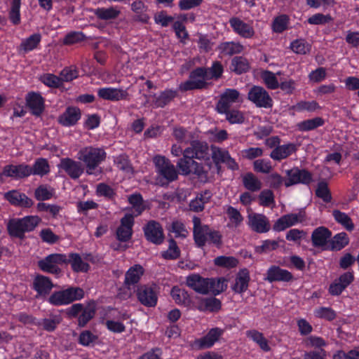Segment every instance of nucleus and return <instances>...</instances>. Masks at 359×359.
I'll list each match as a JSON object with an SVG mask.
<instances>
[{
  "instance_id": "obj_1",
  "label": "nucleus",
  "mask_w": 359,
  "mask_h": 359,
  "mask_svg": "<svg viewBox=\"0 0 359 359\" xmlns=\"http://www.w3.org/2000/svg\"><path fill=\"white\" fill-rule=\"evenodd\" d=\"M208 161L210 159L209 146L207 142L200 140H192L189 147L183 152V157L180 158L177 166L184 175L194 174L198 177H202L206 174L202 163L194 161Z\"/></svg>"
},
{
  "instance_id": "obj_2",
  "label": "nucleus",
  "mask_w": 359,
  "mask_h": 359,
  "mask_svg": "<svg viewBox=\"0 0 359 359\" xmlns=\"http://www.w3.org/2000/svg\"><path fill=\"white\" fill-rule=\"evenodd\" d=\"M106 158L107 153L102 148L93 146L83 147L77 153V158L83 163L86 173L95 177L103 172L100 165Z\"/></svg>"
},
{
  "instance_id": "obj_3",
  "label": "nucleus",
  "mask_w": 359,
  "mask_h": 359,
  "mask_svg": "<svg viewBox=\"0 0 359 359\" xmlns=\"http://www.w3.org/2000/svg\"><path fill=\"white\" fill-rule=\"evenodd\" d=\"M193 236L196 245L203 248L206 243L219 248L222 244V235L219 231L211 229L207 224H202L199 217L193 218Z\"/></svg>"
},
{
  "instance_id": "obj_4",
  "label": "nucleus",
  "mask_w": 359,
  "mask_h": 359,
  "mask_svg": "<svg viewBox=\"0 0 359 359\" xmlns=\"http://www.w3.org/2000/svg\"><path fill=\"white\" fill-rule=\"evenodd\" d=\"M156 184L165 187L178 179L179 172L170 161L163 156L157 155L154 158Z\"/></svg>"
},
{
  "instance_id": "obj_5",
  "label": "nucleus",
  "mask_w": 359,
  "mask_h": 359,
  "mask_svg": "<svg viewBox=\"0 0 359 359\" xmlns=\"http://www.w3.org/2000/svg\"><path fill=\"white\" fill-rule=\"evenodd\" d=\"M40 222V217L33 215L12 218L7 222V231L11 238L23 240L25 238V233L34 231Z\"/></svg>"
},
{
  "instance_id": "obj_6",
  "label": "nucleus",
  "mask_w": 359,
  "mask_h": 359,
  "mask_svg": "<svg viewBox=\"0 0 359 359\" xmlns=\"http://www.w3.org/2000/svg\"><path fill=\"white\" fill-rule=\"evenodd\" d=\"M84 296L85 292L83 288L77 286H69L66 289L52 292L47 302L54 306H66L82 299Z\"/></svg>"
},
{
  "instance_id": "obj_7",
  "label": "nucleus",
  "mask_w": 359,
  "mask_h": 359,
  "mask_svg": "<svg viewBox=\"0 0 359 359\" xmlns=\"http://www.w3.org/2000/svg\"><path fill=\"white\" fill-rule=\"evenodd\" d=\"M207 69L205 67H198L190 72L189 79L179 85L181 92H187L194 90L207 89L208 83Z\"/></svg>"
},
{
  "instance_id": "obj_8",
  "label": "nucleus",
  "mask_w": 359,
  "mask_h": 359,
  "mask_svg": "<svg viewBox=\"0 0 359 359\" xmlns=\"http://www.w3.org/2000/svg\"><path fill=\"white\" fill-rule=\"evenodd\" d=\"M159 287L155 283L140 285L136 290L139 302L146 307H155L158 302Z\"/></svg>"
},
{
  "instance_id": "obj_9",
  "label": "nucleus",
  "mask_w": 359,
  "mask_h": 359,
  "mask_svg": "<svg viewBox=\"0 0 359 359\" xmlns=\"http://www.w3.org/2000/svg\"><path fill=\"white\" fill-rule=\"evenodd\" d=\"M65 262L66 254L53 253L38 261V267L45 273L58 275L62 271L59 265Z\"/></svg>"
},
{
  "instance_id": "obj_10",
  "label": "nucleus",
  "mask_w": 359,
  "mask_h": 359,
  "mask_svg": "<svg viewBox=\"0 0 359 359\" xmlns=\"http://www.w3.org/2000/svg\"><path fill=\"white\" fill-rule=\"evenodd\" d=\"M248 100L259 108L271 109L273 101L269 92L262 86H252L248 93Z\"/></svg>"
},
{
  "instance_id": "obj_11",
  "label": "nucleus",
  "mask_w": 359,
  "mask_h": 359,
  "mask_svg": "<svg viewBox=\"0 0 359 359\" xmlns=\"http://www.w3.org/2000/svg\"><path fill=\"white\" fill-rule=\"evenodd\" d=\"M145 239L156 245H160L165 241V234L162 224L158 221L149 220L142 227Z\"/></svg>"
},
{
  "instance_id": "obj_12",
  "label": "nucleus",
  "mask_w": 359,
  "mask_h": 359,
  "mask_svg": "<svg viewBox=\"0 0 359 359\" xmlns=\"http://www.w3.org/2000/svg\"><path fill=\"white\" fill-rule=\"evenodd\" d=\"M242 101L241 93L237 89L226 88L220 94L215 109L217 112H226V110L231 108L232 104L241 103Z\"/></svg>"
},
{
  "instance_id": "obj_13",
  "label": "nucleus",
  "mask_w": 359,
  "mask_h": 359,
  "mask_svg": "<svg viewBox=\"0 0 359 359\" xmlns=\"http://www.w3.org/2000/svg\"><path fill=\"white\" fill-rule=\"evenodd\" d=\"M288 178L285 180L286 187L297 184H309L312 181L311 173L305 169L294 168L287 171Z\"/></svg>"
},
{
  "instance_id": "obj_14",
  "label": "nucleus",
  "mask_w": 359,
  "mask_h": 359,
  "mask_svg": "<svg viewBox=\"0 0 359 359\" xmlns=\"http://www.w3.org/2000/svg\"><path fill=\"white\" fill-rule=\"evenodd\" d=\"M58 168L64 170L72 180L79 179L85 170L81 161H77L69 157L61 158Z\"/></svg>"
},
{
  "instance_id": "obj_15",
  "label": "nucleus",
  "mask_w": 359,
  "mask_h": 359,
  "mask_svg": "<svg viewBox=\"0 0 359 359\" xmlns=\"http://www.w3.org/2000/svg\"><path fill=\"white\" fill-rule=\"evenodd\" d=\"M354 280L353 271L341 274L329 285L328 292L332 296H339Z\"/></svg>"
},
{
  "instance_id": "obj_16",
  "label": "nucleus",
  "mask_w": 359,
  "mask_h": 359,
  "mask_svg": "<svg viewBox=\"0 0 359 359\" xmlns=\"http://www.w3.org/2000/svg\"><path fill=\"white\" fill-rule=\"evenodd\" d=\"M224 332V330L220 327L211 328L205 336L195 339L194 346L198 349L210 348L219 339Z\"/></svg>"
},
{
  "instance_id": "obj_17",
  "label": "nucleus",
  "mask_w": 359,
  "mask_h": 359,
  "mask_svg": "<svg viewBox=\"0 0 359 359\" xmlns=\"http://www.w3.org/2000/svg\"><path fill=\"white\" fill-rule=\"evenodd\" d=\"M97 96L104 100L118 102L128 100L129 93L126 89L103 87L98 88Z\"/></svg>"
},
{
  "instance_id": "obj_18",
  "label": "nucleus",
  "mask_w": 359,
  "mask_h": 359,
  "mask_svg": "<svg viewBox=\"0 0 359 359\" xmlns=\"http://www.w3.org/2000/svg\"><path fill=\"white\" fill-rule=\"evenodd\" d=\"M27 107L32 115L40 116L45 109V99L37 92H29L25 96Z\"/></svg>"
},
{
  "instance_id": "obj_19",
  "label": "nucleus",
  "mask_w": 359,
  "mask_h": 359,
  "mask_svg": "<svg viewBox=\"0 0 359 359\" xmlns=\"http://www.w3.org/2000/svg\"><path fill=\"white\" fill-rule=\"evenodd\" d=\"M248 225L253 231L257 233H266L271 229L269 219L264 214L252 213L249 215Z\"/></svg>"
},
{
  "instance_id": "obj_20",
  "label": "nucleus",
  "mask_w": 359,
  "mask_h": 359,
  "mask_svg": "<svg viewBox=\"0 0 359 359\" xmlns=\"http://www.w3.org/2000/svg\"><path fill=\"white\" fill-rule=\"evenodd\" d=\"M265 280L269 283L273 282H290L294 277L292 273L279 266L272 265L266 271Z\"/></svg>"
},
{
  "instance_id": "obj_21",
  "label": "nucleus",
  "mask_w": 359,
  "mask_h": 359,
  "mask_svg": "<svg viewBox=\"0 0 359 359\" xmlns=\"http://www.w3.org/2000/svg\"><path fill=\"white\" fill-rule=\"evenodd\" d=\"M81 118V109L77 107L69 106L57 118V122L62 126H75Z\"/></svg>"
},
{
  "instance_id": "obj_22",
  "label": "nucleus",
  "mask_w": 359,
  "mask_h": 359,
  "mask_svg": "<svg viewBox=\"0 0 359 359\" xmlns=\"http://www.w3.org/2000/svg\"><path fill=\"white\" fill-rule=\"evenodd\" d=\"M178 95L177 91L171 88H166L159 94L153 93L149 95L152 99L151 103L155 108H164L175 100Z\"/></svg>"
},
{
  "instance_id": "obj_23",
  "label": "nucleus",
  "mask_w": 359,
  "mask_h": 359,
  "mask_svg": "<svg viewBox=\"0 0 359 359\" xmlns=\"http://www.w3.org/2000/svg\"><path fill=\"white\" fill-rule=\"evenodd\" d=\"M3 174L7 177H11L15 180H20L29 177V165L25 163L18 165L9 164L3 168Z\"/></svg>"
},
{
  "instance_id": "obj_24",
  "label": "nucleus",
  "mask_w": 359,
  "mask_h": 359,
  "mask_svg": "<svg viewBox=\"0 0 359 359\" xmlns=\"http://www.w3.org/2000/svg\"><path fill=\"white\" fill-rule=\"evenodd\" d=\"M4 198L11 205L20 208H30L33 205L32 199L29 198L25 194L20 192L18 190H11L5 193Z\"/></svg>"
},
{
  "instance_id": "obj_25",
  "label": "nucleus",
  "mask_w": 359,
  "mask_h": 359,
  "mask_svg": "<svg viewBox=\"0 0 359 359\" xmlns=\"http://www.w3.org/2000/svg\"><path fill=\"white\" fill-rule=\"evenodd\" d=\"M250 281V272L248 269L243 268L237 273L235 281L231 288L236 294H242L248 290Z\"/></svg>"
},
{
  "instance_id": "obj_26",
  "label": "nucleus",
  "mask_w": 359,
  "mask_h": 359,
  "mask_svg": "<svg viewBox=\"0 0 359 359\" xmlns=\"http://www.w3.org/2000/svg\"><path fill=\"white\" fill-rule=\"evenodd\" d=\"M208 278H203L198 273H192L186 278V285L195 292L202 294H208Z\"/></svg>"
},
{
  "instance_id": "obj_27",
  "label": "nucleus",
  "mask_w": 359,
  "mask_h": 359,
  "mask_svg": "<svg viewBox=\"0 0 359 359\" xmlns=\"http://www.w3.org/2000/svg\"><path fill=\"white\" fill-rule=\"evenodd\" d=\"M65 264H70L72 270L75 273H87L90 269V264L83 261L82 256L77 252L66 255Z\"/></svg>"
},
{
  "instance_id": "obj_28",
  "label": "nucleus",
  "mask_w": 359,
  "mask_h": 359,
  "mask_svg": "<svg viewBox=\"0 0 359 359\" xmlns=\"http://www.w3.org/2000/svg\"><path fill=\"white\" fill-rule=\"evenodd\" d=\"M332 236V231L327 227L321 226L316 228L311 233L312 245L315 248L323 247Z\"/></svg>"
},
{
  "instance_id": "obj_29",
  "label": "nucleus",
  "mask_w": 359,
  "mask_h": 359,
  "mask_svg": "<svg viewBox=\"0 0 359 359\" xmlns=\"http://www.w3.org/2000/svg\"><path fill=\"white\" fill-rule=\"evenodd\" d=\"M53 284L50 278L43 275H37L34 281L32 288L38 296L45 297L50 294Z\"/></svg>"
},
{
  "instance_id": "obj_30",
  "label": "nucleus",
  "mask_w": 359,
  "mask_h": 359,
  "mask_svg": "<svg viewBox=\"0 0 359 359\" xmlns=\"http://www.w3.org/2000/svg\"><path fill=\"white\" fill-rule=\"evenodd\" d=\"M229 24L233 30L243 38L250 39L255 34L253 27L238 18H231Z\"/></svg>"
},
{
  "instance_id": "obj_31",
  "label": "nucleus",
  "mask_w": 359,
  "mask_h": 359,
  "mask_svg": "<svg viewBox=\"0 0 359 359\" xmlns=\"http://www.w3.org/2000/svg\"><path fill=\"white\" fill-rule=\"evenodd\" d=\"M297 150V147L295 144L287 143L274 148L269 156L274 161H281L295 153Z\"/></svg>"
},
{
  "instance_id": "obj_32",
  "label": "nucleus",
  "mask_w": 359,
  "mask_h": 359,
  "mask_svg": "<svg viewBox=\"0 0 359 359\" xmlns=\"http://www.w3.org/2000/svg\"><path fill=\"white\" fill-rule=\"evenodd\" d=\"M132 11L135 14L133 20L144 24L148 23L150 17L147 13L148 6L142 0H137L130 4Z\"/></svg>"
},
{
  "instance_id": "obj_33",
  "label": "nucleus",
  "mask_w": 359,
  "mask_h": 359,
  "mask_svg": "<svg viewBox=\"0 0 359 359\" xmlns=\"http://www.w3.org/2000/svg\"><path fill=\"white\" fill-rule=\"evenodd\" d=\"M144 272V269L140 264H137L130 266L125 274V285L130 286L137 284Z\"/></svg>"
},
{
  "instance_id": "obj_34",
  "label": "nucleus",
  "mask_w": 359,
  "mask_h": 359,
  "mask_svg": "<svg viewBox=\"0 0 359 359\" xmlns=\"http://www.w3.org/2000/svg\"><path fill=\"white\" fill-rule=\"evenodd\" d=\"M128 201L131 205V208H127L130 210L132 214L138 217L141 215L147 209V205L143 197L140 193H135L128 197Z\"/></svg>"
},
{
  "instance_id": "obj_35",
  "label": "nucleus",
  "mask_w": 359,
  "mask_h": 359,
  "mask_svg": "<svg viewBox=\"0 0 359 359\" xmlns=\"http://www.w3.org/2000/svg\"><path fill=\"white\" fill-rule=\"evenodd\" d=\"M222 308V302L215 297L203 298L197 306V309L202 312L217 313Z\"/></svg>"
},
{
  "instance_id": "obj_36",
  "label": "nucleus",
  "mask_w": 359,
  "mask_h": 359,
  "mask_svg": "<svg viewBox=\"0 0 359 359\" xmlns=\"http://www.w3.org/2000/svg\"><path fill=\"white\" fill-rule=\"evenodd\" d=\"M218 50L224 56H231L242 53L243 46L238 42L225 41L218 46Z\"/></svg>"
},
{
  "instance_id": "obj_37",
  "label": "nucleus",
  "mask_w": 359,
  "mask_h": 359,
  "mask_svg": "<svg viewBox=\"0 0 359 359\" xmlns=\"http://www.w3.org/2000/svg\"><path fill=\"white\" fill-rule=\"evenodd\" d=\"M41 41V35L39 33H34L29 37L22 40L20 45V50L24 53H27L36 49Z\"/></svg>"
},
{
  "instance_id": "obj_38",
  "label": "nucleus",
  "mask_w": 359,
  "mask_h": 359,
  "mask_svg": "<svg viewBox=\"0 0 359 359\" xmlns=\"http://www.w3.org/2000/svg\"><path fill=\"white\" fill-rule=\"evenodd\" d=\"M31 175H39L43 177L50 172V165L46 158H36L32 166L29 165Z\"/></svg>"
},
{
  "instance_id": "obj_39",
  "label": "nucleus",
  "mask_w": 359,
  "mask_h": 359,
  "mask_svg": "<svg viewBox=\"0 0 359 359\" xmlns=\"http://www.w3.org/2000/svg\"><path fill=\"white\" fill-rule=\"evenodd\" d=\"M349 243V238L346 233L341 232L337 233L330 241L328 249L332 251H339L344 248Z\"/></svg>"
},
{
  "instance_id": "obj_40",
  "label": "nucleus",
  "mask_w": 359,
  "mask_h": 359,
  "mask_svg": "<svg viewBox=\"0 0 359 359\" xmlns=\"http://www.w3.org/2000/svg\"><path fill=\"white\" fill-rule=\"evenodd\" d=\"M244 187L252 192H256L262 189V182L252 172H247L242 177Z\"/></svg>"
},
{
  "instance_id": "obj_41",
  "label": "nucleus",
  "mask_w": 359,
  "mask_h": 359,
  "mask_svg": "<svg viewBox=\"0 0 359 359\" xmlns=\"http://www.w3.org/2000/svg\"><path fill=\"white\" fill-rule=\"evenodd\" d=\"M168 248L166 250L161 252V256L165 260H175L180 258L181 250L174 238L168 239Z\"/></svg>"
},
{
  "instance_id": "obj_42",
  "label": "nucleus",
  "mask_w": 359,
  "mask_h": 359,
  "mask_svg": "<svg viewBox=\"0 0 359 359\" xmlns=\"http://www.w3.org/2000/svg\"><path fill=\"white\" fill-rule=\"evenodd\" d=\"M95 312V302L92 300L78 317V326L80 327H85L94 318Z\"/></svg>"
},
{
  "instance_id": "obj_43",
  "label": "nucleus",
  "mask_w": 359,
  "mask_h": 359,
  "mask_svg": "<svg viewBox=\"0 0 359 359\" xmlns=\"http://www.w3.org/2000/svg\"><path fill=\"white\" fill-rule=\"evenodd\" d=\"M227 288L226 280L224 278H208V290L214 295H218Z\"/></svg>"
},
{
  "instance_id": "obj_44",
  "label": "nucleus",
  "mask_w": 359,
  "mask_h": 359,
  "mask_svg": "<svg viewBox=\"0 0 359 359\" xmlns=\"http://www.w3.org/2000/svg\"><path fill=\"white\" fill-rule=\"evenodd\" d=\"M325 124V120L321 117H315L299 122L297 128L299 131L306 132L315 130Z\"/></svg>"
},
{
  "instance_id": "obj_45",
  "label": "nucleus",
  "mask_w": 359,
  "mask_h": 359,
  "mask_svg": "<svg viewBox=\"0 0 359 359\" xmlns=\"http://www.w3.org/2000/svg\"><path fill=\"white\" fill-rule=\"evenodd\" d=\"M246 334L248 337L257 344L259 348L264 352H269L271 350L268 340L262 332L256 330H252L247 331Z\"/></svg>"
},
{
  "instance_id": "obj_46",
  "label": "nucleus",
  "mask_w": 359,
  "mask_h": 359,
  "mask_svg": "<svg viewBox=\"0 0 359 359\" xmlns=\"http://www.w3.org/2000/svg\"><path fill=\"white\" fill-rule=\"evenodd\" d=\"M219 114H224L226 120L230 124H242L245 122L244 113L238 109H228L226 112H217Z\"/></svg>"
},
{
  "instance_id": "obj_47",
  "label": "nucleus",
  "mask_w": 359,
  "mask_h": 359,
  "mask_svg": "<svg viewBox=\"0 0 359 359\" xmlns=\"http://www.w3.org/2000/svg\"><path fill=\"white\" fill-rule=\"evenodd\" d=\"M171 297L175 302L179 305H187L190 302V297L187 290L175 286L170 292Z\"/></svg>"
},
{
  "instance_id": "obj_48",
  "label": "nucleus",
  "mask_w": 359,
  "mask_h": 359,
  "mask_svg": "<svg viewBox=\"0 0 359 359\" xmlns=\"http://www.w3.org/2000/svg\"><path fill=\"white\" fill-rule=\"evenodd\" d=\"M231 69L236 74H241L249 70L250 65L246 58L236 56L231 60Z\"/></svg>"
},
{
  "instance_id": "obj_49",
  "label": "nucleus",
  "mask_w": 359,
  "mask_h": 359,
  "mask_svg": "<svg viewBox=\"0 0 359 359\" xmlns=\"http://www.w3.org/2000/svg\"><path fill=\"white\" fill-rule=\"evenodd\" d=\"M120 11L114 7L109 8H97L95 10L94 13L96 17L102 20H109L116 19L120 14Z\"/></svg>"
},
{
  "instance_id": "obj_50",
  "label": "nucleus",
  "mask_w": 359,
  "mask_h": 359,
  "mask_svg": "<svg viewBox=\"0 0 359 359\" xmlns=\"http://www.w3.org/2000/svg\"><path fill=\"white\" fill-rule=\"evenodd\" d=\"M316 196L322 199L323 202L328 203L332 201V197L328 184L325 180H321L317 184L315 191Z\"/></svg>"
},
{
  "instance_id": "obj_51",
  "label": "nucleus",
  "mask_w": 359,
  "mask_h": 359,
  "mask_svg": "<svg viewBox=\"0 0 359 359\" xmlns=\"http://www.w3.org/2000/svg\"><path fill=\"white\" fill-rule=\"evenodd\" d=\"M332 216L334 220L342 225L346 230L352 231L354 229V224L353 223L351 217L345 212L339 210H334Z\"/></svg>"
},
{
  "instance_id": "obj_52",
  "label": "nucleus",
  "mask_w": 359,
  "mask_h": 359,
  "mask_svg": "<svg viewBox=\"0 0 359 359\" xmlns=\"http://www.w3.org/2000/svg\"><path fill=\"white\" fill-rule=\"evenodd\" d=\"M20 6L21 0L11 1V8L8 12V17L10 21L14 25H18L20 23Z\"/></svg>"
},
{
  "instance_id": "obj_53",
  "label": "nucleus",
  "mask_w": 359,
  "mask_h": 359,
  "mask_svg": "<svg viewBox=\"0 0 359 359\" xmlns=\"http://www.w3.org/2000/svg\"><path fill=\"white\" fill-rule=\"evenodd\" d=\"M292 50L299 55H306L311 50V46L304 39H297L290 43Z\"/></svg>"
},
{
  "instance_id": "obj_54",
  "label": "nucleus",
  "mask_w": 359,
  "mask_h": 359,
  "mask_svg": "<svg viewBox=\"0 0 359 359\" xmlns=\"http://www.w3.org/2000/svg\"><path fill=\"white\" fill-rule=\"evenodd\" d=\"M207 77L208 80H218L224 73V67L221 62L214 61L210 67H206Z\"/></svg>"
},
{
  "instance_id": "obj_55",
  "label": "nucleus",
  "mask_w": 359,
  "mask_h": 359,
  "mask_svg": "<svg viewBox=\"0 0 359 359\" xmlns=\"http://www.w3.org/2000/svg\"><path fill=\"white\" fill-rule=\"evenodd\" d=\"M114 164L120 170L128 174L133 172V168L128 156L120 154L114 160Z\"/></svg>"
},
{
  "instance_id": "obj_56",
  "label": "nucleus",
  "mask_w": 359,
  "mask_h": 359,
  "mask_svg": "<svg viewBox=\"0 0 359 359\" xmlns=\"http://www.w3.org/2000/svg\"><path fill=\"white\" fill-rule=\"evenodd\" d=\"M214 264L217 266L231 269L238 264V259L234 257L218 256L214 259Z\"/></svg>"
},
{
  "instance_id": "obj_57",
  "label": "nucleus",
  "mask_w": 359,
  "mask_h": 359,
  "mask_svg": "<svg viewBox=\"0 0 359 359\" xmlns=\"http://www.w3.org/2000/svg\"><path fill=\"white\" fill-rule=\"evenodd\" d=\"M54 191L50 187L45 184L39 185L34 191V197L37 201H43L50 199Z\"/></svg>"
},
{
  "instance_id": "obj_58",
  "label": "nucleus",
  "mask_w": 359,
  "mask_h": 359,
  "mask_svg": "<svg viewBox=\"0 0 359 359\" xmlns=\"http://www.w3.org/2000/svg\"><path fill=\"white\" fill-rule=\"evenodd\" d=\"M279 247L278 241L266 239L262 241V245L255 246V251L258 254H267L271 251L276 250Z\"/></svg>"
},
{
  "instance_id": "obj_59",
  "label": "nucleus",
  "mask_w": 359,
  "mask_h": 359,
  "mask_svg": "<svg viewBox=\"0 0 359 359\" xmlns=\"http://www.w3.org/2000/svg\"><path fill=\"white\" fill-rule=\"evenodd\" d=\"M40 81L46 86L53 88H58L62 86V79L53 74H44L40 78Z\"/></svg>"
},
{
  "instance_id": "obj_60",
  "label": "nucleus",
  "mask_w": 359,
  "mask_h": 359,
  "mask_svg": "<svg viewBox=\"0 0 359 359\" xmlns=\"http://www.w3.org/2000/svg\"><path fill=\"white\" fill-rule=\"evenodd\" d=\"M316 317L325 319L327 321H332L337 317L336 311L331 307L321 306L314 311Z\"/></svg>"
},
{
  "instance_id": "obj_61",
  "label": "nucleus",
  "mask_w": 359,
  "mask_h": 359,
  "mask_svg": "<svg viewBox=\"0 0 359 359\" xmlns=\"http://www.w3.org/2000/svg\"><path fill=\"white\" fill-rule=\"evenodd\" d=\"M289 18L287 15H280L273 21L272 29L276 33H282L287 29Z\"/></svg>"
},
{
  "instance_id": "obj_62",
  "label": "nucleus",
  "mask_w": 359,
  "mask_h": 359,
  "mask_svg": "<svg viewBox=\"0 0 359 359\" xmlns=\"http://www.w3.org/2000/svg\"><path fill=\"white\" fill-rule=\"evenodd\" d=\"M262 78L269 89L276 90L279 88V82L273 72L266 70L262 72Z\"/></svg>"
},
{
  "instance_id": "obj_63",
  "label": "nucleus",
  "mask_w": 359,
  "mask_h": 359,
  "mask_svg": "<svg viewBox=\"0 0 359 359\" xmlns=\"http://www.w3.org/2000/svg\"><path fill=\"white\" fill-rule=\"evenodd\" d=\"M86 36L82 32H70L67 34L62 40L65 46L73 45L84 41Z\"/></svg>"
},
{
  "instance_id": "obj_64",
  "label": "nucleus",
  "mask_w": 359,
  "mask_h": 359,
  "mask_svg": "<svg viewBox=\"0 0 359 359\" xmlns=\"http://www.w3.org/2000/svg\"><path fill=\"white\" fill-rule=\"evenodd\" d=\"M96 194L98 196H103L107 200H112L115 196V191L105 183H100L96 187Z\"/></svg>"
}]
</instances>
